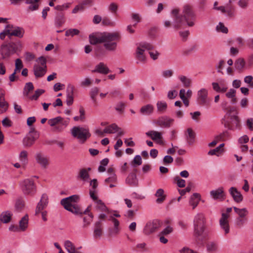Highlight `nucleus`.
<instances>
[{"mask_svg": "<svg viewBox=\"0 0 253 253\" xmlns=\"http://www.w3.org/2000/svg\"><path fill=\"white\" fill-rule=\"evenodd\" d=\"M178 9H174L171 11V15L174 19L173 26L174 28L179 29L182 26L186 25L188 27H193L196 21V15L191 7L188 4L183 6L181 14H179Z\"/></svg>", "mask_w": 253, "mask_h": 253, "instance_id": "f257e3e1", "label": "nucleus"}, {"mask_svg": "<svg viewBox=\"0 0 253 253\" xmlns=\"http://www.w3.org/2000/svg\"><path fill=\"white\" fill-rule=\"evenodd\" d=\"M206 219L203 213H197L193 219V235L199 241L205 240L208 236L206 233Z\"/></svg>", "mask_w": 253, "mask_h": 253, "instance_id": "f03ea898", "label": "nucleus"}, {"mask_svg": "<svg viewBox=\"0 0 253 253\" xmlns=\"http://www.w3.org/2000/svg\"><path fill=\"white\" fill-rule=\"evenodd\" d=\"M120 39V35L118 32L104 33L102 34V43L107 50L115 51Z\"/></svg>", "mask_w": 253, "mask_h": 253, "instance_id": "7ed1b4c3", "label": "nucleus"}, {"mask_svg": "<svg viewBox=\"0 0 253 253\" xmlns=\"http://www.w3.org/2000/svg\"><path fill=\"white\" fill-rule=\"evenodd\" d=\"M79 200V196L74 195L61 200V204L67 211L75 214H82L81 211L77 204Z\"/></svg>", "mask_w": 253, "mask_h": 253, "instance_id": "20e7f679", "label": "nucleus"}, {"mask_svg": "<svg viewBox=\"0 0 253 253\" xmlns=\"http://www.w3.org/2000/svg\"><path fill=\"white\" fill-rule=\"evenodd\" d=\"M22 43L20 42H10L8 44H3L0 47V54L2 59L9 57L22 48Z\"/></svg>", "mask_w": 253, "mask_h": 253, "instance_id": "39448f33", "label": "nucleus"}, {"mask_svg": "<svg viewBox=\"0 0 253 253\" xmlns=\"http://www.w3.org/2000/svg\"><path fill=\"white\" fill-rule=\"evenodd\" d=\"M46 59L43 56L39 57L33 67L34 74L36 78L43 77L46 73Z\"/></svg>", "mask_w": 253, "mask_h": 253, "instance_id": "423d86ee", "label": "nucleus"}, {"mask_svg": "<svg viewBox=\"0 0 253 253\" xmlns=\"http://www.w3.org/2000/svg\"><path fill=\"white\" fill-rule=\"evenodd\" d=\"M153 48V45L150 43L143 42L139 43L136 48L135 53V58L136 63H144L146 60L145 52L146 50H150Z\"/></svg>", "mask_w": 253, "mask_h": 253, "instance_id": "0eeeda50", "label": "nucleus"}, {"mask_svg": "<svg viewBox=\"0 0 253 253\" xmlns=\"http://www.w3.org/2000/svg\"><path fill=\"white\" fill-rule=\"evenodd\" d=\"M71 132L73 136L77 138L82 143L84 142L90 136L89 129L82 127L74 126Z\"/></svg>", "mask_w": 253, "mask_h": 253, "instance_id": "6e6552de", "label": "nucleus"}, {"mask_svg": "<svg viewBox=\"0 0 253 253\" xmlns=\"http://www.w3.org/2000/svg\"><path fill=\"white\" fill-rule=\"evenodd\" d=\"M68 121L63 120L61 117H57L56 118L49 119L48 121V124L51 126H53V130L54 131H61L68 125Z\"/></svg>", "mask_w": 253, "mask_h": 253, "instance_id": "1a4fd4ad", "label": "nucleus"}, {"mask_svg": "<svg viewBox=\"0 0 253 253\" xmlns=\"http://www.w3.org/2000/svg\"><path fill=\"white\" fill-rule=\"evenodd\" d=\"M22 191L25 195H32L36 192V187L33 180L30 179L24 180L21 183Z\"/></svg>", "mask_w": 253, "mask_h": 253, "instance_id": "9d476101", "label": "nucleus"}, {"mask_svg": "<svg viewBox=\"0 0 253 253\" xmlns=\"http://www.w3.org/2000/svg\"><path fill=\"white\" fill-rule=\"evenodd\" d=\"M5 32L9 36H15L20 38H22L25 33L23 28L10 24L5 27Z\"/></svg>", "mask_w": 253, "mask_h": 253, "instance_id": "9b49d317", "label": "nucleus"}, {"mask_svg": "<svg viewBox=\"0 0 253 253\" xmlns=\"http://www.w3.org/2000/svg\"><path fill=\"white\" fill-rule=\"evenodd\" d=\"M35 158L37 163L43 169H46L49 165V157L42 152H37Z\"/></svg>", "mask_w": 253, "mask_h": 253, "instance_id": "f8f14e48", "label": "nucleus"}, {"mask_svg": "<svg viewBox=\"0 0 253 253\" xmlns=\"http://www.w3.org/2000/svg\"><path fill=\"white\" fill-rule=\"evenodd\" d=\"M174 122V120L168 116H163L159 117L153 121L156 126L162 127H169Z\"/></svg>", "mask_w": 253, "mask_h": 253, "instance_id": "ddd939ff", "label": "nucleus"}, {"mask_svg": "<svg viewBox=\"0 0 253 253\" xmlns=\"http://www.w3.org/2000/svg\"><path fill=\"white\" fill-rule=\"evenodd\" d=\"M197 100L200 105H205L209 102L208 97V90L205 88H202L197 91Z\"/></svg>", "mask_w": 253, "mask_h": 253, "instance_id": "4468645a", "label": "nucleus"}, {"mask_svg": "<svg viewBox=\"0 0 253 253\" xmlns=\"http://www.w3.org/2000/svg\"><path fill=\"white\" fill-rule=\"evenodd\" d=\"M161 226L159 220H155L148 222L145 225L143 232L146 235L150 234L156 231Z\"/></svg>", "mask_w": 253, "mask_h": 253, "instance_id": "2eb2a0df", "label": "nucleus"}, {"mask_svg": "<svg viewBox=\"0 0 253 253\" xmlns=\"http://www.w3.org/2000/svg\"><path fill=\"white\" fill-rule=\"evenodd\" d=\"M229 215L227 213H222L219 219V225L221 229L224 231V234L227 235L230 232L229 224Z\"/></svg>", "mask_w": 253, "mask_h": 253, "instance_id": "dca6fc26", "label": "nucleus"}, {"mask_svg": "<svg viewBox=\"0 0 253 253\" xmlns=\"http://www.w3.org/2000/svg\"><path fill=\"white\" fill-rule=\"evenodd\" d=\"M218 9L229 17H233L236 15V8L232 4L228 3L225 6H219Z\"/></svg>", "mask_w": 253, "mask_h": 253, "instance_id": "f3484780", "label": "nucleus"}, {"mask_svg": "<svg viewBox=\"0 0 253 253\" xmlns=\"http://www.w3.org/2000/svg\"><path fill=\"white\" fill-rule=\"evenodd\" d=\"M48 204V197L45 194H43L41 197L40 201L38 203L35 213L36 215L39 214L40 212L43 210L47 206Z\"/></svg>", "mask_w": 253, "mask_h": 253, "instance_id": "a211bd4d", "label": "nucleus"}, {"mask_svg": "<svg viewBox=\"0 0 253 253\" xmlns=\"http://www.w3.org/2000/svg\"><path fill=\"white\" fill-rule=\"evenodd\" d=\"M146 135L150 137L153 141L160 144H163V133L162 132L150 130L146 132Z\"/></svg>", "mask_w": 253, "mask_h": 253, "instance_id": "6ab92c4d", "label": "nucleus"}, {"mask_svg": "<svg viewBox=\"0 0 253 253\" xmlns=\"http://www.w3.org/2000/svg\"><path fill=\"white\" fill-rule=\"evenodd\" d=\"M75 87L73 85L68 84L67 87L66 103L68 106L71 105L74 101V91Z\"/></svg>", "mask_w": 253, "mask_h": 253, "instance_id": "aec40b11", "label": "nucleus"}, {"mask_svg": "<svg viewBox=\"0 0 253 253\" xmlns=\"http://www.w3.org/2000/svg\"><path fill=\"white\" fill-rule=\"evenodd\" d=\"M229 192L236 202L240 203L243 201V196L236 188L234 187H231Z\"/></svg>", "mask_w": 253, "mask_h": 253, "instance_id": "412c9836", "label": "nucleus"}, {"mask_svg": "<svg viewBox=\"0 0 253 253\" xmlns=\"http://www.w3.org/2000/svg\"><path fill=\"white\" fill-rule=\"evenodd\" d=\"M37 138V136L36 132H32L31 131L23 140V144L24 146L27 147H30L32 146L36 139Z\"/></svg>", "mask_w": 253, "mask_h": 253, "instance_id": "4be33fe9", "label": "nucleus"}, {"mask_svg": "<svg viewBox=\"0 0 253 253\" xmlns=\"http://www.w3.org/2000/svg\"><path fill=\"white\" fill-rule=\"evenodd\" d=\"M110 72L109 69L103 62H100L96 65L94 70L92 71V73H99L102 74H107Z\"/></svg>", "mask_w": 253, "mask_h": 253, "instance_id": "5701e85b", "label": "nucleus"}, {"mask_svg": "<svg viewBox=\"0 0 253 253\" xmlns=\"http://www.w3.org/2000/svg\"><path fill=\"white\" fill-rule=\"evenodd\" d=\"M154 111V107L151 104H147L143 105L140 109V113L142 115L150 116L152 115Z\"/></svg>", "mask_w": 253, "mask_h": 253, "instance_id": "b1692460", "label": "nucleus"}, {"mask_svg": "<svg viewBox=\"0 0 253 253\" xmlns=\"http://www.w3.org/2000/svg\"><path fill=\"white\" fill-rule=\"evenodd\" d=\"M211 84L213 89L217 92L224 93L228 89L227 85L223 83L219 84L216 82H213Z\"/></svg>", "mask_w": 253, "mask_h": 253, "instance_id": "393cba45", "label": "nucleus"}, {"mask_svg": "<svg viewBox=\"0 0 253 253\" xmlns=\"http://www.w3.org/2000/svg\"><path fill=\"white\" fill-rule=\"evenodd\" d=\"M103 234V227L100 221L95 223L93 231V236L95 239L100 238Z\"/></svg>", "mask_w": 253, "mask_h": 253, "instance_id": "a878e982", "label": "nucleus"}, {"mask_svg": "<svg viewBox=\"0 0 253 253\" xmlns=\"http://www.w3.org/2000/svg\"><path fill=\"white\" fill-rule=\"evenodd\" d=\"M91 170L90 168L86 169H82L80 170L78 178L84 181H87L89 179V174L88 171Z\"/></svg>", "mask_w": 253, "mask_h": 253, "instance_id": "bb28decb", "label": "nucleus"}, {"mask_svg": "<svg viewBox=\"0 0 253 253\" xmlns=\"http://www.w3.org/2000/svg\"><path fill=\"white\" fill-rule=\"evenodd\" d=\"M210 195L214 200L223 198L224 196L223 189L220 187L216 190H212L210 192Z\"/></svg>", "mask_w": 253, "mask_h": 253, "instance_id": "cd10ccee", "label": "nucleus"}, {"mask_svg": "<svg viewBox=\"0 0 253 253\" xmlns=\"http://www.w3.org/2000/svg\"><path fill=\"white\" fill-rule=\"evenodd\" d=\"M109 220H111L113 224L114 228L110 232V234L111 235H116L119 234L120 229H119V225H120V222L118 220L116 219L115 217H113V216H110L109 217Z\"/></svg>", "mask_w": 253, "mask_h": 253, "instance_id": "c85d7f7f", "label": "nucleus"}, {"mask_svg": "<svg viewBox=\"0 0 253 253\" xmlns=\"http://www.w3.org/2000/svg\"><path fill=\"white\" fill-rule=\"evenodd\" d=\"M12 216V213L9 211L2 212L0 215V220L3 223L10 222Z\"/></svg>", "mask_w": 253, "mask_h": 253, "instance_id": "c756f323", "label": "nucleus"}, {"mask_svg": "<svg viewBox=\"0 0 253 253\" xmlns=\"http://www.w3.org/2000/svg\"><path fill=\"white\" fill-rule=\"evenodd\" d=\"M200 200V195L198 193H194L190 197L189 204L194 209L199 204Z\"/></svg>", "mask_w": 253, "mask_h": 253, "instance_id": "7c9ffc66", "label": "nucleus"}, {"mask_svg": "<svg viewBox=\"0 0 253 253\" xmlns=\"http://www.w3.org/2000/svg\"><path fill=\"white\" fill-rule=\"evenodd\" d=\"M155 196L157 197L156 202L158 204L162 203L166 198V195L164 194V190L162 188L158 189L157 190Z\"/></svg>", "mask_w": 253, "mask_h": 253, "instance_id": "2f4dec72", "label": "nucleus"}, {"mask_svg": "<svg viewBox=\"0 0 253 253\" xmlns=\"http://www.w3.org/2000/svg\"><path fill=\"white\" fill-rule=\"evenodd\" d=\"M95 203V210L96 211H103V212H107L108 211V209L104 204V203L100 200H96L94 202Z\"/></svg>", "mask_w": 253, "mask_h": 253, "instance_id": "473e14b6", "label": "nucleus"}, {"mask_svg": "<svg viewBox=\"0 0 253 253\" xmlns=\"http://www.w3.org/2000/svg\"><path fill=\"white\" fill-rule=\"evenodd\" d=\"M235 212L238 215V217L247 218L249 211L247 208L239 209L236 207H233Z\"/></svg>", "mask_w": 253, "mask_h": 253, "instance_id": "72a5a7b5", "label": "nucleus"}, {"mask_svg": "<svg viewBox=\"0 0 253 253\" xmlns=\"http://www.w3.org/2000/svg\"><path fill=\"white\" fill-rule=\"evenodd\" d=\"M156 106L158 112L161 114L165 113L168 108L167 103L164 101H158L157 102Z\"/></svg>", "mask_w": 253, "mask_h": 253, "instance_id": "f704fd0d", "label": "nucleus"}, {"mask_svg": "<svg viewBox=\"0 0 253 253\" xmlns=\"http://www.w3.org/2000/svg\"><path fill=\"white\" fill-rule=\"evenodd\" d=\"M206 248L208 252L213 253L218 250V246L215 242H209L207 244Z\"/></svg>", "mask_w": 253, "mask_h": 253, "instance_id": "c9c22d12", "label": "nucleus"}, {"mask_svg": "<svg viewBox=\"0 0 253 253\" xmlns=\"http://www.w3.org/2000/svg\"><path fill=\"white\" fill-rule=\"evenodd\" d=\"M28 220L29 219L28 215H25L19 221V227L20 231H24L27 228L28 225Z\"/></svg>", "mask_w": 253, "mask_h": 253, "instance_id": "e433bc0d", "label": "nucleus"}, {"mask_svg": "<svg viewBox=\"0 0 253 253\" xmlns=\"http://www.w3.org/2000/svg\"><path fill=\"white\" fill-rule=\"evenodd\" d=\"M120 129L118 126L115 124H111L107 126L104 129V132L106 133H115Z\"/></svg>", "mask_w": 253, "mask_h": 253, "instance_id": "4c0bfd02", "label": "nucleus"}, {"mask_svg": "<svg viewBox=\"0 0 253 253\" xmlns=\"http://www.w3.org/2000/svg\"><path fill=\"white\" fill-rule=\"evenodd\" d=\"M236 90L234 89L231 88L226 93V96L229 99H231V103L234 104L237 102V99L236 98Z\"/></svg>", "mask_w": 253, "mask_h": 253, "instance_id": "58836bf2", "label": "nucleus"}, {"mask_svg": "<svg viewBox=\"0 0 253 253\" xmlns=\"http://www.w3.org/2000/svg\"><path fill=\"white\" fill-rule=\"evenodd\" d=\"M178 79L180 80V81L182 83L184 87H188L191 86L192 81L190 79L183 75L179 76L178 77Z\"/></svg>", "mask_w": 253, "mask_h": 253, "instance_id": "ea45409f", "label": "nucleus"}, {"mask_svg": "<svg viewBox=\"0 0 253 253\" xmlns=\"http://www.w3.org/2000/svg\"><path fill=\"white\" fill-rule=\"evenodd\" d=\"M248 222V218L237 217L235 221V225L238 228L243 227Z\"/></svg>", "mask_w": 253, "mask_h": 253, "instance_id": "a19ab883", "label": "nucleus"}, {"mask_svg": "<svg viewBox=\"0 0 253 253\" xmlns=\"http://www.w3.org/2000/svg\"><path fill=\"white\" fill-rule=\"evenodd\" d=\"M64 245L68 253H73V252L76 249L73 243L69 240L65 241Z\"/></svg>", "mask_w": 253, "mask_h": 253, "instance_id": "79ce46f5", "label": "nucleus"}, {"mask_svg": "<svg viewBox=\"0 0 253 253\" xmlns=\"http://www.w3.org/2000/svg\"><path fill=\"white\" fill-rule=\"evenodd\" d=\"M89 38L90 43L92 44L102 43V34L98 37L93 35H90Z\"/></svg>", "mask_w": 253, "mask_h": 253, "instance_id": "37998d69", "label": "nucleus"}, {"mask_svg": "<svg viewBox=\"0 0 253 253\" xmlns=\"http://www.w3.org/2000/svg\"><path fill=\"white\" fill-rule=\"evenodd\" d=\"M179 97L182 100L185 106L188 107L189 104V99L185 96V90L184 89H181L179 91Z\"/></svg>", "mask_w": 253, "mask_h": 253, "instance_id": "c03bdc74", "label": "nucleus"}, {"mask_svg": "<svg viewBox=\"0 0 253 253\" xmlns=\"http://www.w3.org/2000/svg\"><path fill=\"white\" fill-rule=\"evenodd\" d=\"M187 141L189 144H192L194 142L195 134L191 128L187 129Z\"/></svg>", "mask_w": 253, "mask_h": 253, "instance_id": "a18cd8bd", "label": "nucleus"}, {"mask_svg": "<svg viewBox=\"0 0 253 253\" xmlns=\"http://www.w3.org/2000/svg\"><path fill=\"white\" fill-rule=\"evenodd\" d=\"M93 218V216L91 213L88 214V217H84L83 218V227L84 228L89 226L92 221Z\"/></svg>", "mask_w": 253, "mask_h": 253, "instance_id": "49530a36", "label": "nucleus"}, {"mask_svg": "<svg viewBox=\"0 0 253 253\" xmlns=\"http://www.w3.org/2000/svg\"><path fill=\"white\" fill-rule=\"evenodd\" d=\"M136 175L133 173H130L126 179V183L130 185H135L136 184Z\"/></svg>", "mask_w": 253, "mask_h": 253, "instance_id": "de8ad7c7", "label": "nucleus"}, {"mask_svg": "<svg viewBox=\"0 0 253 253\" xmlns=\"http://www.w3.org/2000/svg\"><path fill=\"white\" fill-rule=\"evenodd\" d=\"M34 89V85L32 83H28L26 84L24 90V94L25 96L29 97V93L30 91H32Z\"/></svg>", "mask_w": 253, "mask_h": 253, "instance_id": "09e8293b", "label": "nucleus"}, {"mask_svg": "<svg viewBox=\"0 0 253 253\" xmlns=\"http://www.w3.org/2000/svg\"><path fill=\"white\" fill-rule=\"evenodd\" d=\"M105 183L108 184L110 183H117V177L115 173H112L109 175V177L105 179Z\"/></svg>", "mask_w": 253, "mask_h": 253, "instance_id": "8fccbe9b", "label": "nucleus"}, {"mask_svg": "<svg viewBox=\"0 0 253 253\" xmlns=\"http://www.w3.org/2000/svg\"><path fill=\"white\" fill-rule=\"evenodd\" d=\"M245 62L244 59L240 58L237 59L235 62V66L238 70H242L245 66Z\"/></svg>", "mask_w": 253, "mask_h": 253, "instance_id": "3c124183", "label": "nucleus"}, {"mask_svg": "<svg viewBox=\"0 0 253 253\" xmlns=\"http://www.w3.org/2000/svg\"><path fill=\"white\" fill-rule=\"evenodd\" d=\"M80 34V31L77 29H69L66 31L65 36L66 37H73L78 35Z\"/></svg>", "mask_w": 253, "mask_h": 253, "instance_id": "603ef678", "label": "nucleus"}, {"mask_svg": "<svg viewBox=\"0 0 253 253\" xmlns=\"http://www.w3.org/2000/svg\"><path fill=\"white\" fill-rule=\"evenodd\" d=\"M26 3L30 4L28 7V9L30 11L37 10L39 8V4L37 3L34 2L33 0H26Z\"/></svg>", "mask_w": 253, "mask_h": 253, "instance_id": "864d4df0", "label": "nucleus"}, {"mask_svg": "<svg viewBox=\"0 0 253 253\" xmlns=\"http://www.w3.org/2000/svg\"><path fill=\"white\" fill-rule=\"evenodd\" d=\"M44 92V90L42 89H39L36 90L33 95L30 96L29 98L31 100H37L39 97Z\"/></svg>", "mask_w": 253, "mask_h": 253, "instance_id": "5fc2aeb1", "label": "nucleus"}, {"mask_svg": "<svg viewBox=\"0 0 253 253\" xmlns=\"http://www.w3.org/2000/svg\"><path fill=\"white\" fill-rule=\"evenodd\" d=\"M229 136V134L227 131H224L222 133L215 136L216 139L219 141L225 140Z\"/></svg>", "mask_w": 253, "mask_h": 253, "instance_id": "6e6d98bb", "label": "nucleus"}, {"mask_svg": "<svg viewBox=\"0 0 253 253\" xmlns=\"http://www.w3.org/2000/svg\"><path fill=\"white\" fill-rule=\"evenodd\" d=\"M216 29L218 32H220L226 34L228 32V29L226 27L223 23L220 22L216 27Z\"/></svg>", "mask_w": 253, "mask_h": 253, "instance_id": "4d7b16f0", "label": "nucleus"}, {"mask_svg": "<svg viewBox=\"0 0 253 253\" xmlns=\"http://www.w3.org/2000/svg\"><path fill=\"white\" fill-rule=\"evenodd\" d=\"M244 82L249 84V86L253 88V77L252 76H247L244 78Z\"/></svg>", "mask_w": 253, "mask_h": 253, "instance_id": "13d9d810", "label": "nucleus"}, {"mask_svg": "<svg viewBox=\"0 0 253 253\" xmlns=\"http://www.w3.org/2000/svg\"><path fill=\"white\" fill-rule=\"evenodd\" d=\"M27 156H28L27 152L26 151H22L20 153L19 159L21 162H22L23 163H25L27 161Z\"/></svg>", "mask_w": 253, "mask_h": 253, "instance_id": "bf43d9fd", "label": "nucleus"}, {"mask_svg": "<svg viewBox=\"0 0 253 253\" xmlns=\"http://www.w3.org/2000/svg\"><path fill=\"white\" fill-rule=\"evenodd\" d=\"M70 5V3H66L63 4L62 5H56L54 8L56 10H58V11H63L65 9H68Z\"/></svg>", "mask_w": 253, "mask_h": 253, "instance_id": "052dcab7", "label": "nucleus"}, {"mask_svg": "<svg viewBox=\"0 0 253 253\" xmlns=\"http://www.w3.org/2000/svg\"><path fill=\"white\" fill-rule=\"evenodd\" d=\"M238 5L242 9H246L249 5V1L247 0H239Z\"/></svg>", "mask_w": 253, "mask_h": 253, "instance_id": "680f3d73", "label": "nucleus"}, {"mask_svg": "<svg viewBox=\"0 0 253 253\" xmlns=\"http://www.w3.org/2000/svg\"><path fill=\"white\" fill-rule=\"evenodd\" d=\"M24 206V204L23 201L21 200H17L16 202L15 207L16 210L21 211Z\"/></svg>", "mask_w": 253, "mask_h": 253, "instance_id": "e2e57ef3", "label": "nucleus"}, {"mask_svg": "<svg viewBox=\"0 0 253 253\" xmlns=\"http://www.w3.org/2000/svg\"><path fill=\"white\" fill-rule=\"evenodd\" d=\"M221 153L222 152L219 150V148L216 147L214 149L210 150L208 154L210 156L216 155L219 156Z\"/></svg>", "mask_w": 253, "mask_h": 253, "instance_id": "0e129e2a", "label": "nucleus"}, {"mask_svg": "<svg viewBox=\"0 0 253 253\" xmlns=\"http://www.w3.org/2000/svg\"><path fill=\"white\" fill-rule=\"evenodd\" d=\"M8 108V104L5 101L0 102V114L5 112Z\"/></svg>", "mask_w": 253, "mask_h": 253, "instance_id": "69168bd1", "label": "nucleus"}, {"mask_svg": "<svg viewBox=\"0 0 253 253\" xmlns=\"http://www.w3.org/2000/svg\"><path fill=\"white\" fill-rule=\"evenodd\" d=\"M231 119L233 125H234L236 127L240 126V120L237 115L231 116Z\"/></svg>", "mask_w": 253, "mask_h": 253, "instance_id": "338daca9", "label": "nucleus"}, {"mask_svg": "<svg viewBox=\"0 0 253 253\" xmlns=\"http://www.w3.org/2000/svg\"><path fill=\"white\" fill-rule=\"evenodd\" d=\"M173 74V72L171 70H167L163 71L162 73V76L165 78L171 77Z\"/></svg>", "mask_w": 253, "mask_h": 253, "instance_id": "774afa93", "label": "nucleus"}]
</instances>
